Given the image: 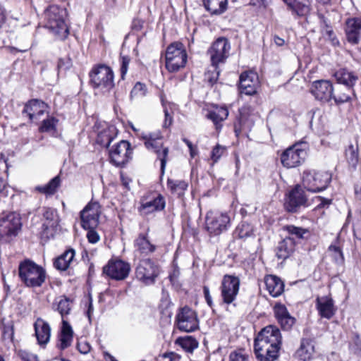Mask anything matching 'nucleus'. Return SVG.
Wrapping results in <instances>:
<instances>
[{
	"mask_svg": "<svg viewBox=\"0 0 361 361\" xmlns=\"http://www.w3.org/2000/svg\"><path fill=\"white\" fill-rule=\"evenodd\" d=\"M66 9L57 5L49 6L44 12V27L60 39H65L68 33L66 23Z\"/></svg>",
	"mask_w": 361,
	"mask_h": 361,
	"instance_id": "f03ea898",
	"label": "nucleus"
},
{
	"mask_svg": "<svg viewBox=\"0 0 361 361\" xmlns=\"http://www.w3.org/2000/svg\"><path fill=\"white\" fill-rule=\"evenodd\" d=\"M264 282L267 290L272 297H279L283 293L284 283L279 277L269 275L265 277Z\"/></svg>",
	"mask_w": 361,
	"mask_h": 361,
	"instance_id": "c85d7f7f",
	"label": "nucleus"
},
{
	"mask_svg": "<svg viewBox=\"0 0 361 361\" xmlns=\"http://www.w3.org/2000/svg\"><path fill=\"white\" fill-rule=\"evenodd\" d=\"M99 204L97 202L89 203L80 212L82 227L84 229L96 228L99 224Z\"/></svg>",
	"mask_w": 361,
	"mask_h": 361,
	"instance_id": "f3484780",
	"label": "nucleus"
},
{
	"mask_svg": "<svg viewBox=\"0 0 361 361\" xmlns=\"http://www.w3.org/2000/svg\"><path fill=\"white\" fill-rule=\"evenodd\" d=\"M334 76L338 83L349 87H353L358 80V77L347 68L338 69L334 73Z\"/></svg>",
	"mask_w": 361,
	"mask_h": 361,
	"instance_id": "2f4dec72",
	"label": "nucleus"
},
{
	"mask_svg": "<svg viewBox=\"0 0 361 361\" xmlns=\"http://www.w3.org/2000/svg\"><path fill=\"white\" fill-rule=\"evenodd\" d=\"M274 314L283 330H290L295 324V319L291 317L285 305L276 304L274 307Z\"/></svg>",
	"mask_w": 361,
	"mask_h": 361,
	"instance_id": "5701e85b",
	"label": "nucleus"
},
{
	"mask_svg": "<svg viewBox=\"0 0 361 361\" xmlns=\"http://www.w3.org/2000/svg\"><path fill=\"white\" fill-rule=\"evenodd\" d=\"M230 49L231 44L226 38L219 37L215 40L207 51L212 65L217 68L219 64L224 63L229 56Z\"/></svg>",
	"mask_w": 361,
	"mask_h": 361,
	"instance_id": "1a4fd4ad",
	"label": "nucleus"
},
{
	"mask_svg": "<svg viewBox=\"0 0 361 361\" xmlns=\"http://www.w3.org/2000/svg\"><path fill=\"white\" fill-rule=\"evenodd\" d=\"M239 287L240 279L238 277L229 274L224 275L221 285V295L223 302L227 305L232 303L236 298Z\"/></svg>",
	"mask_w": 361,
	"mask_h": 361,
	"instance_id": "4468645a",
	"label": "nucleus"
},
{
	"mask_svg": "<svg viewBox=\"0 0 361 361\" xmlns=\"http://www.w3.org/2000/svg\"><path fill=\"white\" fill-rule=\"evenodd\" d=\"M350 349L355 354L361 353V338L358 335H355L353 338L350 343Z\"/></svg>",
	"mask_w": 361,
	"mask_h": 361,
	"instance_id": "3c124183",
	"label": "nucleus"
},
{
	"mask_svg": "<svg viewBox=\"0 0 361 361\" xmlns=\"http://www.w3.org/2000/svg\"><path fill=\"white\" fill-rule=\"evenodd\" d=\"M78 350L82 354H87L90 352L91 346L86 342H80L77 345Z\"/></svg>",
	"mask_w": 361,
	"mask_h": 361,
	"instance_id": "13d9d810",
	"label": "nucleus"
},
{
	"mask_svg": "<svg viewBox=\"0 0 361 361\" xmlns=\"http://www.w3.org/2000/svg\"><path fill=\"white\" fill-rule=\"evenodd\" d=\"M203 3L212 14L219 15L227 9L228 0H203Z\"/></svg>",
	"mask_w": 361,
	"mask_h": 361,
	"instance_id": "e433bc0d",
	"label": "nucleus"
},
{
	"mask_svg": "<svg viewBox=\"0 0 361 361\" xmlns=\"http://www.w3.org/2000/svg\"><path fill=\"white\" fill-rule=\"evenodd\" d=\"M167 185L171 192L178 197L182 196L188 188V183L185 181L178 180H168Z\"/></svg>",
	"mask_w": 361,
	"mask_h": 361,
	"instance_id": "79ce46f5",
	"label": "nucleus"
},
{
	"mask_svg": "<svg viewBox=\"0 0 361 361\" xmlns=\"http://www.w3.org/2000/svg\"><path fill=\"white\" fill-rule=\"evenodd\" d=\"M230 361H247V357L243 354L232 353L230 355Z\"/></svg>",
	"mask_w": 361,
	"mask_h": 361,
	"instance_id": "bf43d9fd",
	"label": "nucleus"
},
{
	"mask_svg": "<svg viewBox=\"0 0 361 361\" xmlns=\"http://www.w3.org/2000/svg\"><path fill=\"white\" fill-rule=\"evenodd\" d=\"M234 233L238 238L245 239L254 235L253 226L248 223L242 222L237 226Z\"/></svg>",
	"mask_w": 361,
	"mask_h": 361,
	"instance_id": "a19ab883",
	"label": "nucleus"
},
{
	"mask_svg": "<svg viewBox=\"0 0 361 361\" xmlns=\"http://www.w3.org/2000/svg\"><path fill=\"white\" fill-rule=\"evenodd\" d=\"M319 17L323 21V24L325 27V30H324L325 32L326 33V35H328L331 37L334 34L332 29L331 28L330 26H329V25L327 24V22L326 21V20L324 18V16L322 14H319Z\"/></svg>",
	"mask_w": 361,
	"mask_h": 361,
	"instance_id": "e2e57ef3",
	"label": "nucleus"
},
{
	"mask_svg": "<svg viewBox=\"0 0 361 361\" xmlns=\"http://www.w3.org/2000/svg\"><path fill=\"white\" fill-rule=\"evenodd\" d=\"M147 93V87L145 84L137 82L132 89L130 94L131 101L143 98Z\"/></svg>",
	"mask_w": 361,
	"mask_h": 361,
	"instance_id": "c03bdc74",
	"label": "nucleus"
},
{
	"mask_svg": "<svg viewBox=\"0 0 361 361\" xmlns=\"http://www.w3.org/2000/svg\"><path fill=\"white\" fill-rule=\"evenodd\" d=\"M353 233L357 239L361 240V221H357L353 225Z\"/></svg>",
	"mask_w": 361,
	"mask_h": 361,
	"instance_id": "052dcab7",
	"label": "nucleus"
},
{
	"mask_svg": "<svg viewBox=\"0 0 361 361\" xmlns=\"http://www.w3.org/2000/svg\"><path fill=\"white\" fill-rule=\"evenodd\" d=\"M61 334L73 336V331L70 324L64 319H62Z\"/></svg>",
	"mask_w": 361,
	"mask_h": 361,
	"instance_id": "4d7b16f0",
	"label": "nucleus"
},
{
	"mask_svg": "<svg viewBox=\"0 0 361 361\" xmlns=\"http://www.w3.org/2000/svg\"><path fill=\"white\" fill-rule=\"evenodd\" d=\"M135 252L142 256H147L154 252L156 246L149 240L148 233H140L134 241Z\"/></svg>",
	"mask_w": 361,
	"mask_h": 361,
	"instance_id": "a878e982",
	"label": "nucleus"
},
{
	"mask_svg": "<svg viewBox=\"0 0 361 361\" xmlns=\"http://www.w3.org/2000/svg\"><path fill=\"white\" fill-rule=\"evenodd\" d=\"M121 77L123 78V76L126 75V73L128 71V65L130 63V58L126 56H123L121 58Z\"/></svg>",
	"mask_w": 361,
	"mask_h": 361,
	"instance_id": "6e6d98bb",
	"label": "nucleus"
},
{
	"mask_svg": "<svg viewBox=\"0 0 361 361\" xmlns=\"http://www.w3.org/2000/svg\"><path fill=\"white\" fill-rule=\"evenodd\" d=\"M311 92L316 99L326 102L333 98L334 87L329 80H317L312 85Z\"/></svg>",
	"mask_w": 361,
	"mask_h": 361,
	"instance_id": "6ab92c4d",
	"label": "nucleus"
},
{
	"mask_svg": "<svg viewBox=\"0 0 361 361\" xmlns=\"http://www.w3.org/2000/svg\"><path fill=\"white\" fill-rule=\"evenodd\" d=\"M18 276L22 283L29 288H38L44 283L45 269L32 260L25 259L18 266Z\"/></svg>",
	"mask_w": 361,
	"mask_h": 361,
	"instance_id": "7ed1b4c3",
	"label": "nucleus"
},
{
	"mask_svg": "<svg viewBox=\"0 0 361 361\" xmlns=\"http://www.w3.org/2000/svg\"><path fill=\"white\" fill-rule=\"evenodd\" d=\"M42 215L47 221L42 224L43 235L47 236V231L50 228L54 229L57 227L59 223V217L57 211L50 207H44Z\"/></svg>",
	"mask_w": 361,
	"mask_h": 361,
	"instance_id": "7c9ffc66",
	"label": "nucleus"
},
{
	"mask_svg": "<svg viewBox=\"0 0 361 361\" xmlns=\"http://www.w3.org/2000/svg\"><path fill=\"white\" fill-rule=\"evenodd\" d=\"M6 20V16L5 9L3 7L0 6V30L3 27V25L5 24Z\"/></svg>",
	"mask_w": 361,
	"mask_h": 361,
	"instance_id": "338daca9",
	"label": "nucleus"
},
{
	"mask_svg": "<svg viewBox=\"0 0 361 361\" xmlns=\"http://www.w3.org/2000/svg\"><path fill=\"white\" fill-rule=\"evenodd\" d=\"M90 82L94 89L109 92L114 87V72L106 65H98L90 73Z\"/></svg>",
	"mask_w": 361,
	"mask_h": 361,
	"instance_id": "20e7f679",
	"label": "nucleus"
},
{
	"mask_svg": "<svg viewBox=\"0 0 361 361\" xmlns=\"http://www.w3.org/2000/svg\"><path fill=\"white\" fill-rule=\"evenodd\" d=\"M293 14L300 17L307 16L310 12L309 0H282Z\"/></svg>",
	"mask_w": 361,
	"mask_h": 361,
	"instance_id": "cd10ccee",
	"label": "nucleus"
},
{
	"mask_svg": "<svg viewBox=\"0 0 361 361\" xmlns=\"http://www.w3.org/2000/svg\"><path fill=\"white\" fill-rule=\"evenodd\" d=\"M355 97L353 87L345 86L337 88L333 95V99L336 104H343L352 99Z\"/></svg>",
	"mask_w": 361,
	"mask_h": 361,
	"instance_id": "4c0bfd02",
	"label": "nucleus"
},
{
	"mask_svg": "<svg viewBox=\"0 0 361 361\" xmlns=\"http://www.w3.org/2000/svg\"><path fill=\"white\" fill-rule=\"evenodd\" d=\"M71 301L66 297L61 299L58 302L56 310L61 315L62 319H64L65 315H67L70 313L71 310Z\"/></svg>",
	"mask_w": 361,
	"mask_h": 361,
	"instance_id": "49530a36",
	"label": "nucleus"
},
{
	"mask_svg": "<svg viewBox=\"0 0 361 361\" xmlns=\"http://www.w3.org/2000/svg\"><path fill=\"white\" fill-rule=\"evenodd\" d=\"M94 229L95 228L87 229L88 231L87 233V238L90 243H96L100 239L99 234L94 231Z\"/></svg>",
	"mask_w": 361,
	"mask_h": 361,
	"instance_id": "864d4df0",
	"label": "nucleus"
},
{
	"mask_svg": "<svg viewBox=\"0 0 361 361\" xmlns=\"http://www.w3.org/2000/svg\"><path fill=\"white\" fill-rule=\"evenodd\" d=\"M73 339V336H68V335H60V345L59 348L62 350L68 348L71 345V341Z\"/></svg>",
	"mask_w": 361,
	"mask_h": 361,
	"instance_id": "603ef678",
	"label": "nucleus"
},
{
	"mask_svg": "<svg viewBox=\"0 0 361 361\" xmlns=\"http://www.w3.org/2000/svg\"><path fill=\"white\" fill-rule=\"evenodd\" d=\"M132 149L128 141L121 140L109 150L111 161L116 166L126 164L131 158Z\"/></svg>",
	"mask_w": 361,
	"mask_h": 361,
	"instance_id": "dca6fc26",
	"label": "nucleus"
},
{
	"mask_svg": "<svg viewBox=\"0 0 361 361\" xmlns=\"http://www.w3.org/2000/svg\"><path fill=\"white\" fill-rule=\"evenodd\" d=\"M345 158L348 166L352 169H356L360 161L358 144H350L345 150Z\"/></svg>",
	"mask_w": 361,
	"mask_h": 361,
	"instance_id": "72a5a7b5",
	"label": "nucleus"
},
{
	"mask_svg": "<svg viewBox=\"0 0 361 361\" xmlns=\"http://www.w3.org/2000/svg\"><path fill=\"white\" fill-rule=\"evenodd\" d=\"M75 256V251L73 249L66 250L61 255L55 259L54 267L60 271H65L72 262Z\"/></svg>",
	"mask_w": 361,
	"mask_h": 361,
	"instance_id": "c9c22d12",
	"label": "nucleus"
},
{
	"mask_svg": "<svg viewBox=\"0 0 361 361\" xmlns=\"http://www.w3.org/2000/svg\"><path fill=\"white\" fill-rule=\"evenodd\" d=\"M34 327L38 344L44 347L49 341L51 328L47 322L40 318L36 320Z\"/></svg>",
	"mask_w": 361,
	"mask_h": 361,
	"instance_id": "393cba45",
	"label": "nucleus"
},
{
	"mask_svg": "<svg viewBox=\"0 0 361 361\" xmlns=\"http://www.w3.org/2000/svg\"><path fill=\"white\" fill-rule=\"evenodd\" d=\"M258 85V75L256 73L248 71L241 73L239 82L240 93L247 95H253L257 92Z\"/></svg>",
	"mask_w": 361,
	"mask_h": 361,
	"instance_id": "aec40b11",
	"label": "nucleus"
},
{
	"mask_svg": "<svg viewBox=\"0 0 361 361\" xmlns=\"http://www.w3.org/2000/svg\"><path fill=\"white\" fill-rule=\"evenodd\" d=\"M226 152V147L216 145L211 153V159L214 163L217 162Z\"/></svg>",
	"mask_w": 361,
	"mask_h": 361,
	"instance_id": "8fccbe9b",
	"label": "nucleus"
},
{
	"mask_svg": "<svg viewBox=\"0 0 361 361\" xmlns=\"http://www.w3.org/2000/svg\"><path fill=\"white\" fill-rule=\"evenodd\" d=\"M228 116L227 108L224 106H216L214 109L209 111L206 118L211 120L218 130L221 128V123L226 120Z\"/></svg>",
	"mask_w": 361,
	"mask_h": 361,
	"instance_id": "473e14b6",
	"label": "nucleus"
},
{
	"mask_svg": "<svg viewBox=\"0 0 361 361\" xmlns=\"http://www.w3.org/2000/svg\"><path fill=\"white\" fill-rule=\"evenodd\" d=\"M305 143H296L287 148L281 156V161L286 168H294L301 164L306 158Z\"/></svg>",
	"mask_w": 361,
	"mask_h": 361,
	"instance_id": "6e6552de",
	"label": "nucleus"
},
{
	"mask_svg": "<svg viewBox=\"0 0 361 361\" xmlns=\"http://www.w3.org/2000/svg\"><path fill=\"white\" fill-rule=\"evenodd\" d=\"M314 353V344L312 339L303 338L301 341L300 346L296 352L298 357L306 361L310 360Z\"/></svg>",
	"mask_w": 361,
	"mask_h": 361,
	"instance_id": "f704fd0d",
	"label": "nucleus"
},
{
	"mask_svg": "<svg viewBox=\"0 0 361 361\" xmlns=\"http://www.w3.org/2000/svg\"><path fill=\"white\" fill-rule=\"evenodd\" d=\"M307 199L300 186H295L288 194L284 203L285 209L289 212H296L301 207L307 206Z\"/></svg>",
	"mask_w": 361,
	"mask_h": 361,
	"instance_id": "a211bd4d",
	"label": "nucleus"
},
{
	"mask_svg": "<svg viewBox=\"0 0 361 361\" xmlns=\"http://www.w3.org/2000/svg\"><path fill=\"white\" fill-rule=\"evenodd\" d=\"M164 357L169 358L170 361H175L176 359L178 360L180 359V356L173 352L165 353Z\"/></svg>",
	"mask_w": 361,
	"mask_h": 361,
	"instance_id": "774afa93",
	"label": "nucleus"
},
{
	"mask_svg": "<svg viewBox=\"0 0 361 361\" xmlns=\"http://www.w3.org/2000/svg\"><path fill=\"white\" fill-rule=\"evenodd\" d=\"M295 249V241L293 237H286L280 241L276 249V255L278 259H287Z\"/></svg>",
	"mask_w": 361,
	"mask_h": 361,
	"instance_id": "c756f323",
	"label": "nucleus"
},
{
	"mask_svg": "<svg viewBox=\"0 0 361 361\" xmlns=\"http://www.w3.org/2000/svg\"><path fill=\"white\" fill-rule=\"evenodd\" d=\"M331 180V174L327 171L307 170L302 173V185L312 192L325 190Z\"/></svg>",
	"mask_w": 361,
	"mask_h": 361,
	"instance_id": "0eeeda50",
	"label": "nucleus"
},
{
	"mask_svg": "<svg viewBox=\"0 0 361 361\" xmlns=\"http://www.w3.org/2000/svg\"><path fill=\"white\" fill-rule=\"evenodd\" d=\"M203 293H204V298H205V300H206L207 304L209 305V307H212L213 302H212V297L209 293V288L207 286H204Z\"/></svg>",
	"mask_w": 361,
	"mask_h": 361,
	"instance_id": "69168bd1",
	"label": "nucleus"
},
{
	"mask_svg": "<svg viewBox=\"0 0 361 361\" xmlns=\"http://www.w3.org/2000/svg\"><path fill=\"white\" fill-rule=\"evenodd\" d=\"M165 207V200L162 195H158L150 200H142L139 209L142 215H147L154 212L161 211Z\"/></svg>",
	"mask_w": 361,
	"mask_h": 361,
	"instance_id": "4be33fe9",
	"label": "nucleus"
},
{
	"mask_svg": "<svg viewBox=\"0 0 361 361\" xmlns=\"http://www.w3.org/2000/svg\"><path fill=\"white\" fill-rule=\"evenodd\" d=\"M283 230L286 231L288 234L295 236L296 238H305V235L308 233V231L301 227H297L293 225H288L283 226Z\"/></svg>",
	"mask_w": 361,
	"mask_h": 361,
	"instance_id": "a18cd8bd",
	"label": "nucleus"
},
{
	"mask_svg": "<svg viewBox=\"0 0 361 361\" xmlns=\"http://www.w3.org/2000/svg\"><path fill=\"white\" fill-rule=\"evenodd\" d=\"M329 251L331 252L332 257L337 264H343L344 257L339 246L331 245L329 247Z\"/></svg>",
	"mask_w": 361,
	"mask_h": 361,
	"instance_id": "de8ad7c7",
	"label": "nucleus"
},
{
	"mask_svg": "<svg viewBox=\"0 0 361 361\" xmlns=\"http://www.w3.org/2000/svg\"><path fill=\"white\" fill-rule=\"evenodd\" d=\"M116 128L114 126L109 127L98 134L97 142L102 146L108 148L113 141Z\"/></svg>",
	"mask_w": 361,
	"mask_h": 361,
	"instance_id": "58836bf2",
	"label": "nucleus"
},
{
	"mask_svg": "<svg viewBox=\"0 0 361 361\" xmlns=\"http://www.w3.org/2000/svg\"><path fill=\"white\" fill-rule=\"evenodd\" d=\"M176 321L178 329L181 331L192 332L199 326L196 312L187 306L179 310Z\"/></svg>",
	"mask_w": 361,
	"mask_h": 361,
	"instance_id": "f8f14e48",
	"label": "nucleus"
},
{
	"mask_svg": "<svg viewBox=\"0 0 361 361\" xmlns=\"http://www.w3.org/2000/svg\"><path fill=\"white\" fill-rule=\"evenodd\" d=\"M219 75V71L217 70V68H215V71L212 73V76H209V74H208L207 80H208L209 82L211 85L214 84L218 80Z\"/></svg>",
	"mask_w": 361,
	"mask_h": 361,
	"instance_id": "0e129e2a",
	"label": "nucleus"
},
{
	"mask_svg": "<svg viewBox=\"0 0 361 361\" xmlns=\"http://www.w3.org/2000/svg\"><path fill=\"white\" fill-rule=\"evenodd\" d=\"M22 228L21 217L16 212H9L0 219V240L9 243Z\"/></svg>",
	"mask_w": 361,
	"mask_h": 361,
	"instance_id": "39448f33",
	"label": "nucleus"
},
{
	"mask_svg": "<svg viewBox=\"0 0 361 361\" xmlns=\"http://www.w3.org/2000/svg\"><path fill=\"white\" fill-rule=\"evenodd\" d=\"M345 32L348 41L353 44H357L361 37V19H349L346 23Z\"/></svg>",
	"mask_w": 361,
	"mask_h": 361,
	"instance_id": "bb28decb",
	"label": "nucleus"
},
{
	"mask_svg": "<svg viewBox=\"0 0 361 361\" xmlns=\"http://www.w3.org/2000/svg\"><path fill=\"white\" fill-rule=\"evenodd\" d=\"M159 274L158 267L150 259H143L139 261L135 269L136 278L149 285L154 282Z\"/></svg>",
	"mask_w": 361,
	"mask_h": 361,
	"instance_id": "ddd939ff",
	"label": "nucleus"
},
{
	"mask_svg": "<svg viewBox=\"0 0 361 361\" xmlns=\"http://www.w3.org/2000/svg\"><path fill=\"white\" fill-rule=\"evenodd\" d=\"M57 123L58 120L54 117H49L47 119H44L43 120L42 123L39 127V130L41 132H49L51 130H54Z\"/></svg>",
	"mask_w": 361,
	"mask_h": 361,
	"instance_id": "09e8293b",
	"label": "nucleus"
},
{
	"mask_svg": "<svg viewBox=\"0 0 361 361\" xmlns=\"http://www.w3.org/2000/svg\"><path fill=\"white\" fill-rule=\"evenodd\" d=\"M60 185V178L59 176L52 178L47 185L44 186H37L36 189L44 194H54Z\"/></svg>",
	"mask_w": 361,
	"mask_h": 361,
	"instance_id": "37998d69",
	"label": "nucleus"
},
{
	"mask_svg": "<svg viewBox=\"0 0 361 361\" xmlns=\"http://www.w3.org/2000/svg\"><path fill=\"white\" fill-rule=\"evenodd\" d=\"M175 343L179 345L188 353H192L198 347V342L192 336L179 337L176 340Z\"/></svg>",
	"mask_w": 361,
	"mask_h": 361,
	"instance_id": "ea45409f",
	"label": "nucleus"
},
{
	"mask_svg": "<svg viewBox=\"0 0 361 361\" xmlns=\"http://www.w3.org/2000/svg\"><path fill=\"white\" fill-rule=\"evenodd\" d=\"M19 355L23 361H38L37 355L25 350L20 351Z\"/></svg>",
	"mask_w": 361,
	"mask_h": 361,
	"instance_id": "5fc2aeb1",
	"label": "nucleus"
},
{
	"mask_svg": "<svg viewBox=\"0 0 361 361\" xmlns=\"http://www.w3.org/2000/svg\"><path fill=\"white\" fill-rule=\"evenodd\" d=\"M316 305L319 315L323 318L329 319L335 314L336 308L334 307V300L330 297L317 298Z\"/></svg>",
	"mask_w": 361,
	"mask_h": 361,
	"instance_id": "b1692460",
	"label": "nucleus"
},
{
	"mask_svg": "<svg viewBox=\"0 0 361 361\" xmlns=\"http://www.w3.org/2000/svg\"><path fill=\"white\" fill-rule=\"evenodd\" d=\"M142 138L145 140L146 148L154 152L157 154V157L161 161V170L164 171L167 161L166 158L169 154V148L164 147L161 150L162 147V137L160 133L145 134L142 136Z\"/></svg>",
	"mask_w": 361,
	"mask_h": 361,
	"instance_id": "9b49d317",
	"label": "nucleus"
},
{
	"mask_svg": "<svg viewBox=\"0 0 361 361\" xmlns=\"http://www.w3.org/2000/svg\"><path fill=\"white\" fill-rule=\"evenodd\" d=\"M130 271V264L122 260L109 261L103 267V274L116 281H122L126 279Z\"/></svg>",
	"mask_w": 361,
	"mask_h": 361,
	"instance_id": "2eb2a0df",
	"label": "nucleus"
},
{
	"mask_svg": "<svg viewBox=\"0 0 361 361\" xmlns=\"http://www.w3.org/2000/svg\"><path fill=\"white\" fill-rule=\"evenodd\" d=\"M230 221V217L226 213L209 212L206 216V228L210 234L218 235L229 228Z\"/></svg>",
	"mask_w": 361,
	"mask_h": 361,
	"instance_id": "9d476101",
	"label": "nucleus"
},
{
	"mask_svg": "<svg viewBox=\"0 0 361 361\" xmlns=\"http://www.w3.org/2000/svg\"><path fill=\"white\" fill-rule=\"evenodd\" d=\"M281 334L274 326L262 329L254 341V352L260 361H275L279 357L281 346Z\"/></svg>",
	"mask_w": 361,
	"mask_h": 361,
	"instance_id": "f257e3e1",
	"label": "nucleus"
},
{
	"mask_svg": "<svg viewBox=\"0 0 361 361\" xmlns=\"http://www.w3.org/2000/svg\"><path fill=\"white\" fill-rule=\"evenodd\" d=\"M164 115H165V121L164 123V127L167 128L171 125L172 121H173V118L170 115L168 109L166 107H164Z\"/></svg>",
	"mask_w": 361,
	"mask_h": 361,
	"instance_id": "680f3d73",
	"label": "nucleus"
},
{
	"mask_svg": "<svg viewBox=\"0 0 361 361\" xmlns=\"http://www.w3.org/2000/svg\"><path fill=\"white\" fill-rule=\"evenodd\" d=\"M47 104L39 99L29 101L24 107L23 113H25L32 121H37L41 116L44 115L47 109Z\"/></svg>",
	"mask_w": 361,
	"mask_h": 361,
	"instance_id": "412c9836",
	"label": "nucleus"
},
{
	"mask_svg": "<svg viewBox=\"0 0 361 361\" xmlns=\"http://www.w3.org/2000/svg\"><path fill=\"white\" fill-rule=\"evenodd\" d=\"M187 62V53L180 42H173L166 49L165 54L166 68L169 72H177Z\"/></svg>",
	"mask_w": 361,
	"mask_h": 361,
	"instance_id": "423d86ee",
	"label": "nucleus"
}]
</instances>
